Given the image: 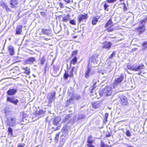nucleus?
Segmentation results:
<instances>
[{"instance_id": "cd10ccee", "label": "nucleus", "mask_w": 147, "mask_h": 147, "mask_svg": "<svg viewBox=\"0 0 147 147\" xmlns=\"http://www.w3.org/2000/svg\"><path fill=\"white\" fill-rule=\"evenodd\" d=\"M108 116L109 114L108 113H107L105 114V122H107V119L108 118Z\"/></svg>"}, {"instance_id": "20e7f679", "label": "nucleus", "mask_w": 147, "mask_h": 147, "mask_svg": "<svg viewBox=\"0 0 147 147\" xmlns=\"http://www.w3.org/2000/svg\"><path fill=\"white\" fill-rule=\"evenodd\" d=\"M113 24L111 19H109L105 26V27L106 28L108 32H111L113 30V28H112L113 26Z\"/></svg>"}, {"instance_id": "3c124183", "label": "nucleus", "mask_w": 147, "mask_h": 147, "mask_svg": "<svg viewBox=\"0 0 147 147\" xmlns=\"http://www.w3.org/2000/svg\"><path fill=\"white\" fill-rule=\"evenodd\" d=\"M24 114H23V121H24V120H26V119L25 118V117H24Z\"/></svg>"}, {"instance_id": "4c0bfd02", "label": "nucleus", "mask_w": 147, "mask_h": 147, "mask_svg": "<svg viewBox=\"0 0 147 147\" xmlns=\"http://www.w3.org/2000/svg\"><path fill=\"white\" fill-rule=\"evenodd\" d=\"M73 97L72 96H71V97L69 99V100H67V102H68V103H71V101L73 100Z\"/></svg>"}, {"instance_id": "5701e85b", "label": "nucleus", "mask_w": 147, "mask_h": 147, "mask_svg": "<svg viewBox=\"0 0 147 147\" xmlns=\"http://www.w3.org/2000/svg\"><path fill=\"white\" fill-rule=\"evenodd\" d=\"M69 20V15H67L63 18V21L66 22Z\"/></svg>"}, {"instance_id": "6e6d98bb", "label": "nucleus", "mask_w": 147, "mask_h": 147, "mask_svg": "<svg viewBox=\"0 0 147 147\" xmlns=\"http://www.w3.org/2000/svg\"><path fill=\"white\" fill-rule=\"evenodd\" d=\"M44 39L46 40H49V39L47 38H44Z\"/></svg>"}, {"instance_id": "4be33fe9", "label": "nucleus", "mask_w": 147, "mask_h": 147, "mask_svg": "<svg viewBox=\"0 0 147 147\" xmlns=\"http://www.w3.org/2000/svg\"><path fill=\"white\" fill-rule=\"evenodd\" d=\"M74 70V67H73L71 69V70L70 71L69 74V77H73V72Z\"/></svg>"}, {"instance_id": "bb28decb", "label": "nucleus", "mask_w": 147, "mask_h": 147, "mask_svg": "<svg viewBox=\"0 0 147 147\" xmlns=\"http://www.w3.org/2000/svg\"><path fill=\"white\" fill-rule=\"evenodd\" d=\"M70 23L73 25H76V21L74 20H72L70 21Z\"/></svg>"}, {"instance_id": "f257e3e1", "label": "nucleus", "mask_w": 147, "mask_h": 147, "mask_svg": "<svg viewBox=\"0 0 147 147\" xmlns=\"http://www.w3.org/2000/svg\"><path fill=\"white\" fill-rule=\"evenodd\" d=\"M123 78L121 76L115 80L114 84L108 86L107 88L100 90V95L101 96H107L110 95L112 92L113 89L117 87L116 85L118 84L123 80Z\"/></svg>"}, {"instance_id": "de8ad7c7", "label": "nucleus", "mask_w": 147, "mask_h": 147, "mask_svg": "<svg viewBox=\"0 0 147 147\" xmlns=\"http://www.w3.org/2000/svg\"><path fill=\"white\" fill-rule=\"evenodd\" d=\"M124 5V10H125L126 9V7H125V4L124 3H123Z\"/></svg>"}, {"instance_id": "052dcab7", "label": "nucleus", "mask_w": 147, "mask_h": 147, "mask_svg": "<svg viewBox=\"0 0 147 147\" xmlns=\"http://www.w3.org/2000/svg\"><path fill=\"white\" fill-rule=\"evenodd\" d=\"M28 74L30 72V71H29V70H28Z\"/></svg>"}, {"instance_id": "2eb2a0df", "label": "nucleus", "mask_w": 147, "mask_h": 147, "mask_svg": "<svg viewBox=\"0 0 147 147\" xmlns=\"http://www.w3.org/2000/svg\"><path fill=\"white\" fill-rule=\"evenodd\" d=\"M22 25H19L18 26L16 29V34H20L22 32Z\"/></svg>"}, {"instance_id": "f8f14e48", "label": "nucleus", "mask_w": 147, "mask_h": 147, "mask_svg": "<svg viewBox=\"0 0 147 147\" xmlns=\"http://www.w3.org/2000/svg\"><path fill=\"white\" fill-rule=\"evenodd\" d=\"M45 113V111L42 110H40L39 111H37L35 112L36 116L37 117H41L43 116Z\"/></svg>"}, {"instance_id": "7ed1b4c3", "label": "nucleus", "mask_w": 147, "mask_h": 147, "mask_svg": "<svg viewBox=\"0 0 147 147\" xmlns=\"http://www.w3.org/2000/svg\"><path fill=\"white\" fill-rule=\"evenodd\" d=\"M98 57L94 56L91 57L89 60L88 65H90L92 67L97 66L98 65V62L97 61Z\"/></svg>"}, {"instance_id": "37998d69", "label": "nucleus", "mask_w": 147, "mask_h": 147, "mask_svg": "<svg viewBox=\"0 0 147 147\" xmlns=\"http://www.w3.org/2000/svg\"><path fill=\"white\" fill-rule=\"evenodd\" d=\"M126 135L127 136H130V132L128 131H126Z\"/></svg>"}, {"instance_id": "603ef678", "label": "nucleus", "mask_w": 147, "mask_h": 147, "mask_svg": "<svg viewBox=\"0 0 147 147\" xmlns=\"http://www.w3.org/2000/svg\"><path fill=\"white\" fill-rule=\"evenodd\" d=\"M137 49V48H134V49H133L132 50V51L133 52L134 51H135Z\"/></svg>"}, {"instance_id": "1a4fd4ad", "label": "nucleus", "mask_w": 147, "mask_h": 147, "mask_svg": "<svg viewBox=\"0 0 147 147\" xmlns=\"http://www.w3.org/2000/svg\"><path fill=\"white\" fill-rule=\"evenodd\" d=\"M120 102L123 105H126L128 104L127 100L124 96L122 95L120 97Z\"/></svg>"}, {"instance_id": "b1692460", "label": "nucleus", "mask_w": 147, "mask_h": 147, "mask_svg": "<svg viewBox=\"0 0 147 147\" xmlns=\"http://www.w3.org/2000/svg\"><path fill=\"white\" fill-rule=\"evenodd\" d=\"M77 61V58L76 57H75L72 60L71 62L73 64H76Z\"/></svg>"}, {"instance_id": "5fc2aeb1", "label": "nucleus", "mask_w": 147, "mask_h": 147, "mask_svg": "<svg viewBox=\"0 0 147 147\" xmlns=\"http://www.w3.org/2000/svg\"><path fill=\"white\" fill-rule=\"evenodd\" d=\"M92 106H93V107H94L95 108V109H96V108H98V107H95V105L94 104V105H93Z\"/></svg>"}, {"instance_id": "0eeeda50", "label": "nucleus", "mask_w": 147, "mask_h": 147, "mask_svg": "<svg viewBox=\"0 0 147 147\" xmlns=\"http://www.w3.org/2000/svg\"><path fill=\"white\" fill-rule=\"evenodd\" d=\"M6 122L7 125L13 126L15 124V120L14 119L11 117L7 118Z\"/></svg>"}, {"instance_id": "c756f323", "label": "nucleus", "mask_w": 147, "mask_h": 147, "mask_svg": "<svg viewBox=\"0 0 147 147\" xmlns=\"http://www.w3.org/2000/svg\"><path fill=\"white\" fill-rule=\"evenodd\" d=\"M78 53V51H75L73 52L72 54V56H75Z\"/></svg>"}, {"instance_id": "dca6fc26", "label": "nucleus", "mask_w": 147, "mask_h": 147, "mask_svg": "<svg viewBox=\"0 0 147 147\" xmlns=\"http://www.w3.org/2000/svg\"><path fill=\"white\" fill-rule=\"evenodd\" d=\"M61 119L60 117H58L54 118L53 120V123L54 125H57L59 122L61 120Z\"/></svg>"}, {"instance_id": "c9c22d12", "label": "nucleus", "mask_w": 147, "mask_h": 147, "mask_svg": "<svg viewBox=\"0 0 147 147\" xmlns=\"http://www.w3.org/2000/svg\"><path fill=\"white\" fill-rule=\"evenodd\" d=\"M9 132L10 133H12V129L10 127H9L8 129Z\"/></svg>"}, {"instance_id": "c03bdc74", "label": "nucleus", "mask_w": 147, "mask_h": 147, "mask_svg": "<svg viewBox=\"0 0 147 147\" xmlns=\"http://www.w3.org/2000/svg\"><path fill=\"white\" fill-rule=\"evenodd\" d=\"M87 146H88L89 147H94V146L93 145H92L91 144H88L87 145Z\"/></svg>"}, {"instance_id": "4468645a", "label": "nucleus", "mask_w": 147, "mask_h": 147, "mask_svg": "<svg viewBox=\"0 0 147 147\" xmlns=\"http://www.w3.org/2000/svg\"><path fill=\"white\" fill-rule=\"evenodd\" d=\"M17 92V90H16L12 89L7 91V93L9 95H12L14 94Z\"/></svg>"}, {"instance_id": "13d9d810", "label": "nucleus", "mask_w": 147, "mask_h": 147, "mask_svg": "<svg viewBox=\"0 0 147 147\" xmlns=\"http://www.w3.org/2000/svg\"><path fill=\"white\" fill-rule=\"evenodd\" d=\"M59 129V127H57V128L55 129V130H58Z\"/></svg>"}, {"instance_id": "09e8293b", "label": "nucleus", "mask_w": 147, "mask_h": 147, "mask_svg": "<svg viewBox=\"0 0 147 147\" xmlns=\"http://www.w3.org/2000/svg\"><path fill=\"white\" fill-rule=\"evenodd\" d=\"M3 7L6 9H7L8 8V7L5 4H3Z\"/></svg>"}, {"instance_id": "ea45409f", "label": "nucleus", "mask_w": 147, "mask_h": 147, "mask_svg": "<svg viewBox=\"0 0 147 147\" xmlns=\"http://www.w3.org/2000/svg\"><path fill=\"white\" fill-rule=\"evenodd\" d=\"M59 133H58V134H56V135L55 138V139L56 140H58V138H59Z\"/></svg>"}, {"instance_id": "a18cd8bd", "label": "nucleus", "mask_w": 147, "mask_h": 147, "mask_svg": "<svg viewBox=\"0 0 147 147\" xmlns=\"http://www.w3.org/2000/svg\"><path fill=\"white\" fill-rule=\"evenodd\" d=\"M10 112L9 111H7V110H5V115H7Z\"/></svg>"}, {"instance_id": "f704fd0d", "label": "nucleus", "mask_w": 147, "mask_h": 147, "mask_svg": "<svg viewBox=\"0 0 147 147\" xmlns=\"http://www.w3.org/2000/svg\"><path fill=\"white\" fill-rule=\"evenodd\" d=\"M115 54V51H113L112 53L110 55L109 58H113L114 55Z\"/></svg>"}, {"instance_id": "680f3d73", "label": "nucleus", "mask_w": 147, "mask_h": 147, "mask_svg": "<svg viewBox=\"0 0 147 147\" xmlns=\"http://www.w3.org/2000/svg\"><path fill=\"white\" fill-rule=\"evenodd\" d=\"M48 117H47L46 118V121L47 120V119H48Z\"/></svg>"}, {"instance_id": "49530a36", "label": "nucleus", "mask_w": 147, "mask_h": 147, "mask_svg": "<svg viewBox=\"0 0 147 147\" xmlns=\"http://www.w3.org/2000/svg\"><path fill=\"white\" fill-rule=\"evenodd\" d=\"M101 147H107V146H106L104 144H101Z\"/></svg>"}, {"instance_id": "2f4dec72", "label": "nucleus", "mask_w": 147, "mask_h": 147, "mask_svg": "<svg viewBox=\"0 0 147 147\" xmlns=\"http://www.w3.org/2000/svg\"><path fill=\"white\" fill-rule=\"evenodd\" d=\"M80 95H76L75 97V98L77 100L80 99Z\"/></svg>"}, {"instance_id": "79ce46f5", "label": "nucleus", "mask_w": 147, "mask_h": 147, "mask_svg": "<svg viewBox=\"0 0 147 147\" xmlns=\"http://www.w3.org/2000/svg\"><path fill=\"white\" fill-rule=\"evenodd\" d=\"M143 46L145 47H147V42H144L143 44Z\"/></svg>"}, {"instance_id": "a878e982", "label": "nucleus", "mask_w": 147, "mask_h": 147, "mask_svg": "<svg viewBox=\"0 0 147 147\" xmlns=\"http://www.w3.org/2000/svg\"><path fill=\"white\" fill-rule=\"evenodd\" d=\"M64 77L65 78L67 79L68 77H69V74H68V72L65 71L64 74Z\"/></svg>"}, {"instance_id": "e2e57ef3", "label": "nucleus", "mask_w": 147, "mask_h": 147, "mask_svg": "<svg viewBox=\"0 0 147 147\" xmlns=\"http://www.w3.org/2000/svg\"><path fill=\"white\" fill-rule=\"evenodd\" d=\"M124 0H119L120 1H123Z\"/></svg>"}, {"instance_id": "e433bc0d", "label": "nucleus", "mask_w": 147, "mask_h": 147, "mask_svg": "<svg viewBox=\"0 0 147 147\" xmlns=\"http://www.w3.org/2000/svg\"><path fill=\"white\" fill-rule=\"evenodd\" d=\"M65 3H69L71 2V1L70 0H63Z\"/></svg>"}, {"instance_id": "ddd939ff", "label": "nucleus", "mask_w": 147, "mask_h": 147, "mask_svg": "<svg viewBox=\"0 0 147 147\" xmlns=\"http://www.w3.org/2000/svg\"><path fill=\"white\" fill-rule=\"evenodd\" d=\"M7 101L12 103L15 105H16L18 102V99H15L14 98H10L9 97H7Z\"/></svg>"}, {"instance_id": "39448f33", "label": "nucleus", "mask_w": 147, "mask_h": 147, "mask_svg": "<svg viewBox=\"0 0 147 147\" xmlns=\"http://www.w3.org/2000/svg\"><path fill=\"white\" fill-rule=\"evenodd\" d=\"M95 71L94 70H91V68L89 65H88L84 75V77L86 78H88L90 76L93 75Z\"/></svg>"}, {"instance_id": "4d7b16f0", "label": "nucleus", "mask_w": 147, "mask_h": 147, "mask_svg": "<svg viewBox=\"0 0 147 147\" xmlns=\"http://www.w3.org/2000/svg\"><path fill=\"white\" fill-rule=\"evenodd\" d=\"M45 14V13L44 12H40V14L41 15H42V14Z\"/></svg>"}, {"instance_id": "f3484780", "label": "nucleus", "mask_w": 147, "mask_h": 147, "mask_svg": "<svg viewBox=\"0 0 147 147\" xmlns=\"http://www.w3.org/2000/svg\"><path fill=\"white\" fill-rule=\"evenodd\" d=\"M8 49L10 54L11 55H13L14 53L13 47L11 45H9L8 47Z\"/></svg>"}, {"instance_id": "393cba45", "label": "nucleus", "mask_w": 147, "mask_h": 147, "mask_svg": "<svg viewBox=\"0 0 147 147\" xmlns=\"http://www.w3.org/2000/svg\"><path fill=\"white\" fill-rule=\"evenodd\" d=\"M35 61V59L34 57H30L28 59V61H29L32 63Z\"/></svg>"}, {"instance_id": "f03ea898", "label": "nucleus", "mask_w": 147, "mask_h": 147, "mask_svg": "<svg viewBox=\"0 0 147 147\" xmlns=\"http://www.w3.org/2000/svg\"><path fill=\"white\" fill-rule=\"evenodd\" d=\"M144 67L143 65L141 64L139 65L138 66H137L135 64H134L132 66L131 65H130L128 64L127 67L128 69L134 71H139L141 69H143Z\"/></svg>"}, {"instance_id": "473e14b6", "label": "nucleus", "mask_w": 147, "mask_h": 147, "mask_svg": "<svg viewBox=\"0 0 147 147\" xmlns=\"http://www.w3.org/2000/svg\"><path fill=\"white\" fill-rule=\"evenodd\" d=\"M109 6V5L105 3L104 5V9L105 10H107L108 11V9H107V8Z\"/></svg>"}, {"instance_id": "72a5a7b5", "label": "nucleus", "mask_w": 147, "mask_h": 147, "mask_svg": "<svg viewBox=\"0 0 147 147\" xmlns=\"http://www.w3.org/2000/svg\"><path fill=\"white\" fill-rule=\"evenodd\" d=\"M45 61V59L44 58H42L40 60V63L42 65H43L44 64V62Z\"/></svg>"}, {"instance_id": "a211bd4d", "label": "nucleus", "mask_w": 147, "mask_h": 147, "mask_svg": "<svg viewBox=\"0 0 147 147\" xmlns=\"http://www.w3.org/2000/svg\"><path fill=\"white\" fill-rule=\"evenodd\" d=\"M42 32L43 34L47 35L50 34L51 32L50 30L45 29L44 28L42 29Z\"/></svg>"}, {"instance_id": "6e6552de", "label": "nucleus", "mask_w": 147, "mask_h": 147, "mask_svg": "<svg viewBox=\"0 0 147 147\" xmlns=\"http://www.w3.org/2000/svg\"><path fill=\"white\" fill-rule=\"evenodd\" d=\"M78 18L79 20V21L80 22L82 21L88 19V14L83 13V14H80L78 15Z\"/></svg>"}, {"instance_id": "864d4df0", "label": "nucleus", "mask_w": 147, "mask_h": 147, "mask_svg": "<svg viewBox=\"0 0 147 147\" xmlns=\"http://www.w3.org/2000/svg\"><path fill=\"white\" fill-rule=\"evenodd\" d=\"M47 67V66L46 65L45 66V73L46 71V68Z\"/></svg>"}, {"instance_id": "a19ab883", "label": "nucleus", "mask_w": 147, "mask_h": 147, "mask_svg": "<svg viewBox=\"0 0 147 147\" xmlns=\"http://www.w3.org/2000/svg\"><path fill=\"white\" fill-rule=\"evenodd\" d=\"M59 6L61 8H63V4L61 2H60L59 3Z\"/></svg>"}, {"instance_id": "58836bf2", "label": "nucleus", "mask_w": 147, "mask_h": 147, "mask_svg": "<svg viewBox=\"0 0 147 147\" xmlns=\"http://www.w3.org/2000/svg\"><path fill=\"white\" fill-rule=\"evenodd\" d=\"M70 115H67L65 117V119L66 120H68L70 117Z\"/></svg>"}, {"instance_id": "aec40b11", "label": "nucleus", "mask_w": 147, "mask_h": 147, "mask_svg": "<svg viewBox=\"0 0 147 147\" xmlns=\"http://www.w3.org/2000/svg\"><path fill=\"white\" fill-rule=\"evenodd\" d=\"M10 3L11 5L12 6V7H13L15 5L18 4V2L17 0H11Z\"/></svg>"}, {"instance_id": "9b49d317", "label": "nucleus", "mask_w": 147, "mask_h": 147, "mask_svg": "<svg viewBox=\"0 0 147 147\" xmlns=\"http://www.w3.org/2000/svg\"><path fill=\"white\" fill-rule=\"evenodd\" d=\"M103 46L102 48L106 49H110L111 47V43L109 42H105L103 43Z\"/></svg>"}, {"instance_id": "6ab92c4d", "label": "nucleus", "mask_w": 147, "mask_h": 147, "mask_svg": "<svg viewBox=\"0 0 147 147\" xmlns=\"http://www.w3.org/2000/svg\"><path fill=\"white\" fill-rule=\"evenodd\" d=\"M94 139H93L91 136H90L88 139L87 142L88 144H91L94 141Z\"/></svg>"}, {"instance_id": "7c9ffc66", "label": "nucleus", "mask_w": 147, "mask_h": 147, "mask_svg": "<svg viewBox=\"0 0 147 147\" xmlns=\"http://www.w3.org/2000/svg\"><path fill=\"white\" fill-rule=\"evenodd\" d=\"M85 117V115H80L78 117V119H81L84 118Z\"/></svg>"}, {"instance_id": "8fccbe9b", "label": "nucleus", "mask_w": 147, "mask_h": 147, "mask_svg": "<svg viewBox=\"0 0 147 147\" xmlns=\"http://www.w3.org/2000/svg\"><path fill=\"white\" fill-rule=\"evenodd\" d=\"M18 147H24V146L22 144H20L18 145Z\"/></svg>"}, {"instance_id": "c85d7f7f", "label": "nucleus", "mask_w": 147, "mask_h": 147, "mask_svg": "<svg viewBox=\"0 0 147 147\" xmlns=\"http://www.w3.org/2000/svg\"><path fill=\"white\" fill-rule=\"evenodd\" d=\"M96 82H94L93 86V88H92V90L91 91V92L92 93L93 90L96 87Z\"/></svg>"}, {"instance_id": "423d86ee", "label": "nucleus", "mask_w": 147, "mask_h": 147, "mask_svg": "<svg viewBox=\"0 0 147 147\" xmlns=\"http://www.w3.org/2000/svg\"><path fill=\"white\" fill-rule=\"evenodd\" d=\"M139 24L140 26L139 28H137V31L140 33H141L145 30V28L144 26L145 24V21L144 20H142L139 22Z\"/></svg>"}, {"instance_id": "412c9836", "label": "nucleus", "mask_w": 147, "mask_h": 147, "mask_svg": "<svg viewBox=\"0 0 147 147\" xmlns=\"http://www.w3.org/2000/svg\"><path fill=\"white\" fill-rule=\"evenodd\" d=\"M98 18L96 17H94L92 19V23L93 25H95L96 24Z\"/></svg>"}, {"instance_id": "bf43d9fd", "label": "nucleus", "mask_w": 147, "mask_h": 147, "mask_svg": "<svg viewBox=\"0 0 147 147\" xmlns=\"http://www.w3.org/2000/svg\"><path fill=\"white\" fill-rule=\"evenodd\" d=\"M25 73H26V74H28L27 71V70H26L25 71Z\"/></svg>"}, {"instance_id": "9d476101", "label": "nucleus", "mask_w": 147, "mask_h": 147, "mask_svg": "<svg viewBox=\"0 0 147 147\" xmlns=\"http://www.w3.org/2000/svg\"><path fill=\"white\" fill-rule=\"evenodd\" d=\"M55 92H53L51 93L48 94V98L49 99V103L51 102L54 100L55 98Z\"/></svg>"}]
</instances>
